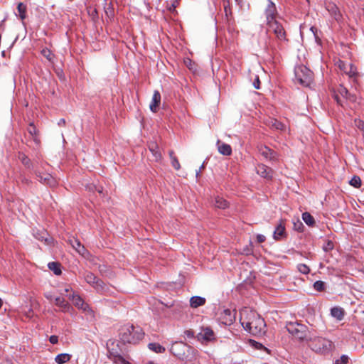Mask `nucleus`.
<instances>
[{
  "mask_svg": "<svg viewBox=\"0 0 364 364\" xmlns=\"http://www.w3.org/2000/svg\"><path fill=\"white\" fill-rule=\"evenodd\" d=\"M240 321L244 328L252 335L264 333L265 323L264 319L256 313L250 311L248 309L241 311Z\"/></svg>",
  "mask_w": 364,
  "mask_h": 364,
  "instance_id": "obj_1",
  "label": "nucleus"
},
{
  "mask_svg": "<svg viewBox=\"0 0 364 364\" xmlns=\"http://www.w3.org/2000/svg\"><path fill=\"white\" fill-rule=\"evenodd\" d=\"M309 347L318 353H327L333 350L334 346L331 341L322 337L311 338Z\"/></svg>",
  "mask_w": 364,
  "mask_h": 364,
  "instance_id": "obj_2",
  "label": "nucleus"
},
{
  "mask_svg": "<svg viewBox=\"0 0 364 364\" xmlns=\"http://www.w3.org/2000/svg\"><path fill=\"white\" fill-rule=\"evenodd\" d=\"M294 75L296 80L303 86L308 87L313 82V73L304 65L296 66Z\"/></svg>",
  "mask_w": 364,
  "mask_h": 364,
  "instance_id": "obj_3",
  "label": "nucleus"
},
{
  "mask_svg": "<svg viewBox=\"0 0 364 364\" xmlns=\"http://www.w3.org/2000/svg\"><path fill=\"white\" fill-rule=\"evenodd\" d=\"M144 337V333L140 327L129 326L123 329L122 339L124 342L136 343Z\"/></svg>",
  "mask_w": 364,
  "mask_h": 364,
  "instance_id": "obj_4",
  "label": "nucleus"
},
{
  "mask_svg": "<svg viewBox=\"0 0 364 364\" xmlns=\"http://www.w3.org/2000/svg\"><path fill=\"white\" fill-rule=\"evenodd\" d=\"M287 331L295 338L302 341L306 338L307 328L296 322H289L286 325Z\"/></svg>",
  "mask_w": 364,
  "mask_h": 364,
  "instance_id": "obj_5",
  "label": "nucleus"
},
{
  "mask_svg": "<svg viewBox=\"0 0 364 364\" xmlns=\"http://www.w3.org/2000/svg\"><path fill=\"white\" fill-rule=\"evenodd\" d=\"M268 28V32H272L275 34L277 38L279 41H284L285 40L286 37V33L284 31V27L282 25L279 23L277 20L270 21L269 23H267Z\"/></svg>",
  "mask_w": 364,
  "mask_h": 364,
  "instance_id": "obj_6",
  "label": "nucleus"
},
{
  "mask_svg": "<svg viewBox=\"0 0 364 364\" xmlns=\"http://www.w3.org/2000/svg\"><path fill=\"white\" fill-rule=\"evenodd\" d=\"M34 174L38 181L44 185H47L50 187H55L57 185L55 178L48 173H41L38 170H35Z\"/></svg>",
  "mask_w": 364,
  "mask_h": 364,
  "instance_id": "obj_7",
  "label": "nucleus"
},
{
  "mask_svg": "<svg viewBox=\"0 0 364 364\" xmlns=\"http://www.w3.org/2000/svg\"><path fill=\"white\" fill-rule=\"evenodd\" d=\"M336 65L349 77H355L358 75L356 68L352 63H346L341 60H338Z\"/></svg>",
  "mask_w": 364,
  "mask_h": 364,
  "instance_id": "obj_8",
  "label": "nucleus"
},
{
  "mask_svg": "<svg viewBox=\"0 0 364 364\" xmlns=\"http://www.w3.org/2000/svg\"><path fill=\"white\" fill-rule=\"evenodd\" d=\"M235 319V313L228 309L222 310L218 316L219 321L225 325L232 324Z\"/></svg>",
  "mask_w": 364,
  "mask_h": 364,
  "instance_id": "obj_9",
  "label": "nucleus"
},
{
  "mask_svg": "<svg viewBox=\"0 0 364 364\" xmlns=\"http://www.w3.org/2000/svg\"><path fill=\"white\" fill-rule=\"evenodd\" d=\"M265 15L267 18V23L270 21H276V16L277 15V11L276 9L275 4L271 1H268V4L265 9Z\"/></svg>",
  "mask_w": 364,
  "mask_h": 364,
  "instance_id": "obj_10",
  "label": "nucleus"
},
{
  "mask_svg": "<svg viewBox=\"0 0 364 364\" xmlns=\"http://www.w3.org/2000/svg\"><path fill=\"white\" fill-rule=\"evenodd\" d=\"M108 346V358L116 364H130L118 352L114 351V349L109 348V343H107Z\"/></svg>",
  "mask_w": 364,
  "mask_h": 364,
  "instance_id": "obj_11",
  "label": "nucleus"
},
{
  "mask_svg": "<svg viewBox=\"0 0 364 364\" xmlns=\"http://www.w3.org/2000/svg\"><path fill=\"white\" fill-rule=\"evenodd\" d=\"M198 337L200 340L211 341L215 339V333L210 327H202Z\"/></svg>",
  "mask_w": 364,
  "mask_h": 364,
  "instance_id": "obj_12",
  "label": "nucleus"
},
{
  "mask_svg": "<svg viewBox=\"0 0 364 364\" xmlns=\"http://www.w3.org/2000/svg\"><path fill=\"white\" fill-rule=\"evenodd\" d=\"M257 173L262 177L271 179L272 177L273 171L271 168L264 165L258 164L256 167Z\"/></svg>",
  "mask_w": 364,
  "mask_h": 364,
  "instance_id": "obj_13",
  "label": "nucleus"
},
{
  "mask_svg": "<svg viewBox=\"0 0 364 364\" xmlns=\"http://www.w3.org/2000/svg\"><path fill=\"white\" fill-rule=\"evenodd\" d=\"M326 9L329 14L334 18L336 21L340 20L341 15L337 6L331 1L326 3Z\"/></svg>",
  "mask_w": 364,
  "mask_h": 364,
  "instance_id": "obj_14",
  "label": "nucleus"
},
{
  "mask_svg": "<svg viewBox=\"0 0 364 364\" xmlns=\"http://www.w3.org/2000/svg\"><path fill=\"white\" fill-rule=\"evenodd\" d=\"M161 104V94L158 90H155L153 94L151 101L149 104V108L151 112H156L159 110Z\"/></svg>",
  "mask_w": 364,
  "mask_h": 364,
  "instance_id": "obj_15",
  "label": "nucleus"
},
{
  "mask_svg": "<svg viewBox=\"0 0 364 364\" xmlns=\"http://www.w3.org/2000/svg\"><path fill=\"white\" fill-rule=\"evenodd\" d=\"M260 154L266 159L277 160V156L276 152L270 149L267 146H261L259 149Z\"/></svg>",
  "mask_w": 364,
  "mask_h": 364,
  "instance_id": "obj_16",
  "label": "nucleus"
},
{
  "mask_svg": "<svg viewBox=\"0 0 364 364\" xmlns=\"http://www.w3.org/2000/svg\"><path fill=\"white\" fill-rule=\"evenodd\" d=\"M69 299L72 300L73 304L84 311H86L89 308V305L85 304L82 299L78 295H74L69 296Z\"/></svg>",
  "mask_w": 364,
  "mask_h": 364,
  "instance_id": "obj_17",
  "label": "nucleus"
},
{
  "mask_svg": "<svg viewBox=\"0 0 364 364\" xmlns=\"http://www.w3.org/2000/svg\"><path fill=\"white\" fill-rule=\"evenodd\" d=\"M217 147L220 154L224 156H230L232 154V148L228 144L221 142L220 140L217 141Z\"/></svg>",
  "mask_w": 364,
  "mask_h": 364,
  "instance_id": "obj_18",
  "label": "nucleus"
},
{
  "mask_svg": "<svg viewBox=\"0 0 364 364\" xmlns=\"http://www.w3.org/2000/svg\"><path fill=\"white\" fill-rule=\"evenodd\" d=\"M55 304L61 309L63 312H68L71 309L70 305L67 302L63 297H56L55 299Z\"/></svg>",
  "mask_w": 364,
  "mask_h": 364,
  "instance_id": "obj_19",
  "label": "nucleus"
},
{
  "mask_svg": "<svg viewBox=\"0 0 364 364\" xmlns=\"http://www.w3.org/2000/svg\"><path fill=\"white\" fill-rule=\"evenodd\" d=\"M285 235V227L283 222H280L274 231L273 237L276 240L282 239Z\"/></svg>",
  "mask_w": 364,
  "mask_h": 364,
  "instance_id": "obj_20",
  "label": "nucleus"
},
{
  "mask_svg": "<svg viewBox=\"0 0 364 364\" xmlns=\"http://www.w3.org/2000/svg\"><path fill=\"white\" fill-rule=\"evenodd\" d=\"M205 299L203 297L194 296L190 299V306L191 307L196 309L203 306L205 304Z\"/></svg>",
  "mask_w": 364,
  "mask_h": 364,
  "instance_id": "obj_21",
  "label": "nucleus"
},
{
  "mask_svg": "<svg viewBox=\"0 0 364 364\" xmlns=\"http://www.w3.org/2000/svg\"><path fill=\"white\" fill-rule=\"evenodd\" d=\"M18 159L26 168L31 169L33 168L31 159L24 153L18 152Z\"/></svg>",
  "mask_w": 364,
  "mask_h": 364,
  "instance_id": "obj_22",
  "label": "nucleus"
},
{
  "mask_svg": "<svg viewBox=\"0 0 364 364\" xmlns=\"http://www.w3.org/2000/svg\"><path fill=\"white\" fill-rule=\"evenodd\" d=\"M149 149L152 153L155 161H159L161 158V154L159 151L158 145L154 142H151L149 145Z\"/></svg>",
  "mask_w": 364,
  "mask_h": 364,
  "instance_id": "obj_23",
  "label": "nucleus"
},
{
  "mask_svg": "<svg viewBox=\"0 0 364 364\" xmlns=\"http://www.w3.org/2000/svg\"><path fill=\"white\" fill-rule=\"evenodd\" d=\"M28 132L32 136L33 140L38 144L40 143V139H38V131L36 129V126L33 123H30L28 127Z\"/></svg>",
  "mask_w": 364,
  "mask_h": 364,
  "instance_id": "obj_24",
  "label": "nucleus"
},
{
  "mask_svg": "<svg viewBox=\"0 0 364 364\" xmlns=\"http://www.w3.org/2000/svg\"><path fill=\"white\" fill-rule=\"evenodd\" d=\"M71 355L68 353H60L55 358V361L58 364H64L70 361Z\"/></svg>",
  "mask_w": 364,
  "mask_h": 364,
  "instance_id": "obj_25",
  "label": "nucleus"
},
{
  "mask_svg": "<svg viewBox=\"0 0 364 364\" xmlns=\"http://www.w3.org/2000/svg\"><path fill=\"white\" fill-rule=\"evenodd\" d=\"M331 314L332 316L336 318L338 320H342L344 316V311L342 308L334 307L331 309Z\"/></svg>",
  "mask_w": 364,
  "mask_h": 364,
  "instance_id": "obj_26",
  "label": "nucleus"
},
{
  "mask_svg": "<svg viewBox=\"0 0 364 364\" xmlns=\"http://www.w3.org/2000/svg\"><path fill=\"white\" fill-rule=\"evenodd\" d=\"M214 205L218 208L225 209L228 206V203L223 198L217 196L215 198Z\"/></svg>",
  "mask_w": 364,
  "mask_h": 364,
  "instance_id": "obj_27",
  "label": "nucleus"
},
{
  "mask_svg": "<svg viewBox=\"0 0 364 364\" xmlns=\"http://www.w3.org/2000/svg\"><path fill=\"white\" fill-rule=\"evenodd\" d=\"M48 268L53 272L55 275H60L62 273L60 269V264L55 262H49L48 264Z\"/></svg>",
  "mask_w": 364,
  "mask_h": 364,
  "instance_id": "obj_28",
  "label": "nucleus"
},
{
  "mask_svg": "<svg viewBox=\"0 0 364 364\" xmlns=\"http://www.w3.org/2000/svg\"><path fill=\"white\" fill-rule=\"evenodd\" d=\"M105 283L100 279H92V287L95 288L97 291L102 292L105 288Z\"/></svg>",
  "mask_w": 364,
  "mask_h": 364,
  "instance_id": "obj_29",
  "label": "nucleus"
},
{
  "mask_svg": "<svg viewBox=\"0 0 364 364\" xmlns=\"http://www.w3.org/2000/svg\"><path fill=\"white\" fill-rule=\"evenodd\" d=\"M17 10L19 14V18L23 21L26 17L27 6L23 3L20 2L17 6Z\"/></svg>",
  "mask_w": 364,
  "mask_h": 364,
  "instance_id": "obj_30",
  "label": "nucleus"
},
{
  "mask_svg": "<svg viewBox=\"0 0 364 364\" xmlns=\"http://www.w3.org/2000/svg\"><path fill=\"white\" fill-rule=\"evenodd\" d=\"M149 348L156 353H164L166 349L164 346L156 343H151L149 344Z\"/></svg>",
  "mask_w": 364,
  "mask_h": 364,
  "instance_id": "obj_31",
  "label": "nucleus"
},
{
  "mask_svg": "<svg viewBox=\"0 0 364 364\" xmlns=\"http://www.w3.org/2000/svg\"><path fill=\"white\" fill-rule=\"evenodd\" d=\"M302 219L309 226H312L315 223L314 218L308 212H305L302 214Z\"/></svg>",
  "mask_w": 364,
  "mask_h": 364,
  "instance_id": "obj_32",
  "label": "nucleus"
},
{
  "mask_svg": "<svg viewBox=\"0 0 364 364\" xmlns=\"http://www.w3.org/2000/svg\"><path fill=\"white\" fill-rule=\"evenodd\" d=\"M169 156L171 158V165L173 166V167L176 170H179L181 168V165H180V163H179L178 159L176 158V156H174L173 151H169Z\"/></svg>",
  "mask_w": 364,
  "mask_h": 364,
  "instance_id": "obj_33",
  "label": "nucleus"
},
{
  "mask_svg": "<svg viewBox=\"0 0 364 364\" xmlns=\"http://www.w3.org/2000/svg\"><path fill=\"white\" fill-rule=\"evenodd\" d=\"M36 239L38 240H45L46 243L49 244L50 242V239L47 237L48 233L45 231L41 232V233H36L34 235Z\"/></svg>",
  "mask_w": 364,
  "mask_h": 364,
  "instance_id": "obj_34",
  "label": "nucleus"
},
{
  "mask_svg": "<svg viewBox=\"0 0 364 364\" xmlns=\"http://www.w3.org/2000/svg\"><path fill=\"white\" fill-rule=\"evenodd\" d=\"M339 92H340V94H341L342 96H343V97H346L347 99H349V100H355V99H354V97H353V96H352V95H350L348 93V90H347L346 87H343V86H341V87L339 88Z\"/></svg>",
  "mask_w": 364,
  "mask_h": 364,
  "instance_id": "obj_35",
  "label": "nucleus"
},
{
  "mask_svg": "<svg viewBox=\"0 0 364 364\" xmlns=\"http://www.w3.org/2000/svg\"><path fill=\"white\" fill-rule=\"evenodd\" d=\"M297 269L304 274H308L310 272V268L305 264H299L297 265Z\"/></svg>",
  "mask_w": 364,
  "mask_h": 364,
  "instance_id": "obj_36",
  "label": "nucleus"
},
{
  "mask_svg": "<svg viewBox=\"0 0 364 364\" xmlns=\"http://www.w3.org/2000/svg\"><path fill=\"white\" fill-rule=\"evenodd\" d=\"M350 184L355 188H359L361 185V180L360 177L354 176L350 181Z\"/></svg>",
  "mask_w": 364,
  "mask_h": 364,
  "instance_id": "obj_37",
  "label": "nucleus"
},
{
  "mask_svg": "<svg viewBox=\"0 0 364 364\" xmlns=\"http://www.w3.org/2000/svg\"><path fill=\"white\" fill-rule=\"evenodd\" d=\"M272 126L277 129L283 130L285 125L277 119H272Z\"/></svg>",
  "mask_w": 364,
  "mask_h": 364,
  "instance_id": "obj_38",
  "label": "nucleus"
},
{
  "mask_svg": "<svg viewBox=\"0 0 364 364\" xmlns=\"http://www.w3.org/2000/svg\"><path fill=\"white\" fill-rule=\"evenodd\" d=\"M41 53L48 60H50V61L52 60L53 55V53H51V51L49 49H48V48L43 49L42 51H41Z\"/></svg>",
  "mask_w": 364,
  "mask_h": 364,
  "instance_id": "obj_39",
  "label": "nucleus"
},
{
  "mask_svg": "<svg viewBox=\"0 0 364 364\" xmlns=\"http://www.w3.org/2000/svg\"><path fill=\"white\" fill-rule=\"evenodd\" d=\"M314 288L318 291H323L324 289V282L322 281H316L314 284Z\"/></svg>",
  "mask_w": 364,
  "mask_h": 364,
  "instance_id": "obj_40",
  "label": "nucleus"
},
{
  "mask_svg": "<svg viewBox=\"0 0 364 364\" xmlns=\"http://www.w3.org/2000/svg\"><path fill=\"white\" fill-rule=\"evenodd\" d=\"M348 362L347 355H342L340 359L336 360L335 364H346Z\"/></svg>",
  "mask_w": 364,
  "mask_h": 364,
  "instance_id": "obj_41",
  "label": "nucleus"
},
{
  "mask_svg": "<svg viewBox=\"0 0 364 364\" xmlns=\"http://www.w3.org/2000/svg\"><path fill=\"white\" fill-rule=\"evenodd\" d=\"M355 126L362 132L364 130V122L360 119L355 120Z\"/></svg>",
  "mask_w": 364,
  "mask_h": 364,
  "instance_id": "obj_42",
  "label": "nucleus"
},
{
  "mask_svg": "<svg viewBox=\"0 0 364 364\" xmlns=\"http://www.w3.org/2000/svg\"><path fill=\"white\" fill-rule=\"evenodd\" d=\"M77 252L85 258L89 255L88 251L85 249L84 246L81 247V248L77 251Z\"/></svg>",
  "mask_w": 364,
  "mask_h": 364,
  "instance_id": "obj_43",
  "label": "nucleus"
},
{
  "mask_svg": "<svg viewBox=\"0 0 364 364\" xmlns=\"http://www.w3.org/2000/svg\"><path fill=\"white\" fill-rule=\"evenodd\" d=\"M70 242L73 247H80V245H81L80 242L75 238H73L72 240H70Z\"/></svg>",
  "mask_w": 364,
  "mask_h": 364,
  "instance_id": "obj_44",
  "label": "nucleus"
},
{
  "mask_svg": "<svg viewBox=\"0 0 364 364\" xmlns=\"http://www.w3.org/2000/svg\"><path fill=\"white\" fill-rule=\"evenodd\" d=\"M333 248V245L331 242L328 241L326 245L323 247V250L327 252Z\"/></svg>",
  "mask_w": 364,
  "mask_h": 364,
  "instance_id": "obj_45",
  "label": "nucleus"
},
{
  "mask_svg": "<svg viewBox=\"0 0 364 364\" xmlns=\"http://www.w3.org/2000/svg\"><path fill=\"white\" fill-rule=\"evenodd\" d=\"M49 341L52 344H56L58 342V337L57 336L53 335L49 338Z\"/></svg>",
  "mask_w": 364,
  "mask_h": 364,
  "instance_id": "obj_46",
  "label": "nucleus"
},
{
  "mask_svg": "<svg viewBox=\"0 0 364 364\" xmlns=\"http://www.w3.org/2000/svg\"><path fill=\"white\" fill-rule=\"evenodd\" d=\"M253 85H254L255 89H259V87H260V81H259V79L258 76H257L255 80H254Z\"/></svg>",
  "mask_w": 364,
  "mask_h": 364,
  "instance_id": "obj_47",
  "label": "nucleus"
},
{
  "mask_svg": "<svg viewBox=\"0 0 364 364\" xmlns=\"http://www.w3.org/2000/svg\"><path fill=\"white\" fill-rule=\"evenodd\" d=\"M265 236L263 235H257V240L258 242L262 243L265 241Z\"/></svg>",
  "mask_w": 364,
  "mask_h": 364,
  "instance_id": "obj_48",
  "label": "nucleus"
},
{
  "mask_svg": "<svg viewBox=\"0 0 364 364\" xmlns=\"http://www.w3.org/2000/svg\"><path fill=\"white\" fill-rule=\"evenodd\" d=\"M294 228H295V229H296L299 231H301V228H303V225L301 222H299L298 224L294 223Z\"/></svg>",
  "mask_w": 364,
  "mask_h": 364,
  "instance_id": "obj_49",
  "label": "nucleus"
},
{
  "mask_svg": "<svg viewBox=\"0 0 364 364\" xmlns=\"http://www.w3.org/2000/svg\"><path fill=\"white\" fill-rule=\"evenodd\" d=\"M310 30H311V32L313 33V34H314V36L315 38L317 40L318 36H316V32H317V29H316V28H315V27L312 26V27L310 28Z\"/></svg>",
  "mask_w": 364,
  "mask_h": 364,
  "instance_id": "obj_50",
  "label": "nucleus"
},
{
  "mask_svg": "<svg viewBox=\"0 0 364 364\" xmlns=\"http://www.w3.org/2000/svg\"><path fill=\"white\" fill-rule=\"evenodd\" d=\"M252 345L255 346L258 349L263 348L262 345L259 343H257L255 341H252Z\"/></svg>",
  "mask_w": 364,
  "mask_h": 364,
  "instance_id": "obj_51",
  "label": "nucleus"
},
{
  "mask_svg": "<svg viewBox=\"0 0 364 364\" xmlns=\"http://www.w3.org/2000/svg\"><path fill=\"white\" fill-rule=\"evenodd\" d=\"M59 126H64L65 124V120L64 119H60L58 122Z\"/></svg>",
  "mask_w": 364,
  "mask_h": 364,
  "instance_id": "obj_52",
  "label": "nucleus"
},
{
  "mask_svg": "<svg viewBox=\"0 0 364 364\" xmlns=\"http://www.w3.org/2000/svg\"><path fill=\"white\" fill-rule=\"evenodd\" d=\"M45 296H46L48 299H49V300H52V299H53V298H52V296H51V295H50V294H46L45 295Z\"/></svg>",
  "mask_w": 364,
  "mask_h": 364,
  "instance_id": "obj_53",
  "label": "nucleus"
},
{
  "mask_svg": "<svg viewBox=\"0 0 364 364\" xmlns=\"http://www.w3.org/2000/svg\"><path fill=\"white\" fill-rule=\"evenodd\" d=\"M83 245L81 244L80 245V247H73L77 252L81 248V247H82Z\"/></svg>",
  "mask_w": 364,
  "mask_h": 364,
  "instance_id": "obj_54",
  "label": "nucleus"
},
{
  "mask_svg": "<svg viewBox=\"0 0 364 364\" xmlns=\"http://www.w3.org/2000/svg\"><path fill=\"white\" fill-rule=\"evenodd\" d=\"M270 48L273 49L274 47V46H272L270 43H269V46H268Z\"/></svg>",
  "mask_w": 364,
  "mask_h": 364,
  "instance_id": "obj_55",
  "label": "nucleus"
},
{
  "mask_svg": "<svg viewBox=\"0 0 364 364\" xmlns=\"http://www.w3.org/2000/svg\"><path fill=\"white\" fill-rule=\"evenodd\" d=\"M85 279L87 280V283H90V280H89V276H87V277H85Z\"/></svg>",
  "mask_w": 364,
  "mask_h": 364,
  "instance_id": "obj_56",
  "label": "nucleus"
},
{
  "mask_svg": "<svg viewBox=\"0 0 364 364\" xmlns=\"http://www.w3.org/2000/svg\"><path fill=\"white\" fill-rule=\"evenodd\" d=\"M100 48H101V47H100V45H99L97 48H93V47H92V49H95V50L100 49Z\"/></svg>",
  "mask_w": 364,
  "mask_h": 364,
  "instance_id": "obj_57",
  "label": "nucleus"
},
{
  "mask_svg": "<svg viewBox=\"0 0 364 364\" xmlns=\"http://www.w3.org/2000/svg\"><path fill=\"white\" fill-rule=\"evenodd\" d=\"M2 304H3V301H2L1 299L0 298V309L2 306Z\"/></svg>",
  "mask_w": 364,
  "mask_h": 364,
  "instance_id": "obj_58",
  "label": "nucleus"
},
{
  "mask_svg": "<svg viewBox=\"0 0 364 364\" xmlns=\"http://www.w3.org/2000/svg\"><path fill=\"white\" fill-rule=\"evenodd\" d=\"M171 352H172L173 353H174V346H172V348H171Z\"/></svg>",
  "mask_w": 364,
  "mask_h": 364,
  "instance_id": "obj_59",
  "label": "nucleus"
},
{
  "mask_svg": "<svg viewBox=\"0 0 364 364\" xmlns=\"http://www.w3.org/2000/svg\"><path fill=\"white\" fill-rule=\"evenodd\" d=\"M64 291H65V293H67L68 291V289L66 288V289H64Z\"/></svg>",
  "mask_w": 364,
  "mask_h": 364,
  "instance_id": "obj_60",
  "label": "nucleus"
},
{
  "mask_svg": "<svg viewBox=\"0 0 364 364\" xmlns=\"http://www.w3.org/2000/svg\"><path fill=\"white\" fill-rule=\"evenodd\" d=\"M1 54H2L3 56H4L5 55V51L4 50L2 51Z\"/></svg>",
  "mask_w": 364,
  "mask_h": 364,
  "instance_id": "obj_61",
  "label": "nucleus"
},
{
  "mask_svg": "<svg viewBox=\"0 0 364 364\" xmlns=\"http://www.w3.org/2000/svg\"><path fill=\"white\" fill-rule=\"evenodd\" d=\"M191 64V63H188V68H189L190 69H191V68L190 67Z\"/></svg>",
  "mask_w": 364,
  "mask_h": 364,
  "instance_id": "obj_62",
  "label": "nucleus"
},
{
  "mask_svg": "<svg viewBox=\"0 0 364 364\" xmlns=\"http://www.w3.org/2000/svg\"><path fill=\"white\" fill-rule=\"evenodd\" d=\"M181 343H176V346H181Z\"/></svg>",
  "mask_w": 364,
  "mask_h": 364,
  "instance_id": "obj_63",
  "label": "nucleus"
},
{
  "mask_svg": "<svg viewBox=\"0 0 364 364\" xmlns=\"http://www.w3.org/2000/svg\"><path fill=\"white\" fill-rule=\"evenodd\" d=\"M363 136H364V130L363 131Z\"/></svg>",
  "mask_w": 364,
  "mask_h": 364,
  "instance_id": "obj_64",
  "label": "nucleus"
}]
</instances>
